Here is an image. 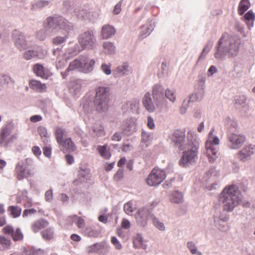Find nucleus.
I'll list each match as a JSON object with an SVG mask.
<instances>
[{
	"label": "nucleus",
	"mask_w": 255,
	"mask_h": 255,
	"mask_svg": "<svg viewBox=\"0 0 255 255\" xmlns=\"http://www.w3.org/2000/svg\"><path fill=\"white\" fill-rule=\"evenodd\" d=\"M241 39L224 33L215 46L214 56L217 59L223 60L226 56L235 57L238 54Z\"/></svg>",
	"instance_id": "obj_1"
},
{
	"label": "nucleus",
	"mask_w": 255,
	"mask_h": 255,
	"mask_svg": "<svg viewBox=\"0 0 255 255\" xmlns=\"http://www.w3.org/2000/svg\"><path fill=\"white\" fill-rule=\"evenodd\" d=\"M200 143L194 133L188 132L186 147L179 161V164L182 167H186L194 164L198 159V149Z\"/></svg>",
	"instance_id": "obj_2"
},
{
	"label": "nucleus",
	"mask_w": 255,
	"mask_h": 255,
	"mask_svg": "<svg viewBox=\"0 0 255 255\" xmlns=\"http://www.w3.org/2000/svg\"><path fill=\"white\" fill-rule=\"evenodd\" d=\"M242 201L241 195L237 187L234 185L225 188L221 193L218 197V205L221 206L223 210L227 212L232 211L235 207L239 205Z\"/></svg>",
	"instance_id": "obj_3"
},
{
	"label": "nucleus",
	"mask_w": 255,
	"mask_h": 255,
	"mask_svg": "<svg viewBox=\"0 0 255 255\" xmlns=\"http://www.w3.org/2000/svg\"><path fill=\"white\" fill-rule=\"evenodd\" d=\"M43 27L51 29V32L63 30L68 33L73 29V24L60 15L47 17L43 22Z\"/></svg>",
	"instance_id": "obj_4"
},
{
	"label": "nucleus",
	"mask_w": 255,
	"mask_h": 255,
	"mask_svg": "<svg viewBox=\"0 0 255 255\" xmlns=\"http://www.w3.org/2000/svg\"><path fill=\"white\" fill-rule=\"evenodd\" d=\"M95 92L94 100V106L98 112H105L109 108L110 88L104 86H99L96 88Z\"/></svg>",
	"instance_id": "obj_5"
},
{
	"label": "nucleus",
	"mask_w": 255,
	"mask_h": 255,
	"mask_svg": "<svg viewBox=\"0 0 255 255\" xmlns=\"http://www.w3.org/2000/svg\"><path fill=\"white\" fill-rule=\"evenodd\" d=\"M95 64L94 59H90L87 55H82L70 62L69 70L77 69L81 72L89 73L94 70Z\"/></svg>",
	"instance_id": "obj_6"
},
{
	"label": "nucleus",
	"mask_w": 255,
	"mask_h": 255,
	"mask_svg": "<svg viewBox=\"0 0 255 255\" xmlns=\"http://www.w3.org/2000/svg\"><path fill=\"white\" fill-rule=\"evenodd\" d=\"M32 160L26 158L16 163L14 168L15 175L19 180L27 178L31 174L30 167L32 166Z\"/></svg>",
	"instance_id": "obj_7"
},
{
	"label": "nucleus",
	"mask_w": 255,
	"mask_h": 255,
	"mask_svg": "<svg viewBox=\"0 0 255 255\" xmlns=\"http://www.w3.org/2000/svg\"><path fill=\"white\" fill-rule=\"evenodd\" d=\"M78 41L82 49H93L96 47L97 40L95 32L88 30L79 36Z\"/></svg>",
	"instance_id": "obj_8"
},
{
	"label": "nucleus",
	"mask_w": 255,
	"mask_h": 255,
	"mask_svg": "<svg viewBox=\"0 0 255 255\" xmlns=\"http://www.w3.org/2000/svg\"><path fill=\"white\" fill-rule=\"evenodd\" d=\"M164 88L161 84H156L153 86V98L157 107L160 109L167 104V100L164 97Z\"/></svg>",
	"instance_id": "obj_9"
},
{
	"label": "nucleus",
	"mask_w": 255,
	"mask_h": 255,
	"mask_svg": "<svg viewBox=\"0 0 255 255\" xmlns=\"http://www.w3.org/2000/svg\"><path fill=\"white\" fill-rule=\"evenodd\" d=\"M228 147L231 149L240 148L246 141V137L241 134L234 132L228 133Z\"/></svg>",
	"instance_id": "obj_10"
},
{
	"label": "nucleus",
	"mask_w": 255,
	"mask_h": 255,
	"mask_svg": "<svg viewBox=\"0 0 255 255\" xmlns=\"http://www.w3.org/2000/svg\"><path fill=\"white\" fill-rule=\"evenodd\" d=\"M165 178V172L163 170L154 168L148 175L146 182L150 186H155L159 185Z\"/></svg>",
	"instance_id": "obj_11"
},
{
	"label": "nucleus",
	"mask_w": 255,
	"mask_h": 255,
	"mask_svg": "<svg viewBox=\"0 0 255 255\" xmlns=\"http://www.w3.org/2000/svg\"><path fill=\"white\" fill-rule=\"evenodd\" d=\"M12 36L14 44L18 50L23 51L29 47V43L26 40V36L21 32L14 30Z\"/></svg>",
	"instance_id": "obj_12"
},
{
	"label": "nucleus",
	"mask_w": 255,
	"mask_h": 255,
	"mask_svg": "<svg viewBox=\"0 0 255 255\" xmlns=\"http://www.w3.org/2000/svg\"><path fill=\"white\" fill-rule=\"evenodd\" d=\"M171 139L179 150H183L186 148L187 138L185 139L184 131L180 130L175 131L171 136Z\"/></svg>",
	"instance_id": "obj_13"
},
{
	"label": "nucleus",
	"mask_w": 255,
	"mask_h": 255,
	"mask_svg": "<svg viewBox=\"0 0 255 255\" xmlns=\"http://www.w3.org/2000/svg\"><path fill=\"white\" fill-rule=\"evenodd\" d=\"M255 148V145L252 144L245 146L236 154V157L242 162H247L251 159Z\"/></svg>",
	"instance_id": "obj_14"
},
{
	"label": "nucleus",
	"mask_w": 255,
	"mask_h": 255,
	"mask_svg": "<svg viewBox=\"0 0 255 255\" xmlns=\"http://www.w3.org/2000/svg\"><path fill=\"white\" fill-rule=\"evenodd\" d=\"M13 125L11 123H7L1 129L0 136V145L6 147L11 140L8 136L11 133Z\"/></svg>",
	"instance_id": "obj_15"
},
{
	"label": "nucleus",
	"mask_w": 255,
	"mask_h": 255,
	"mask_svg": "<svg viewBox=\"0 0 255 255\" xmlns=\"http://www.w3.org/2000/svg\"><path fill=\"white\" fill-rule=\"evenodd\" d=\"M152 215L149 209L146 207H143L138 210L135 215L137 223L141 227H145L147 223V220Z\"/></svg>",
	"instance_id": "obj_16"
},
{
	"label": "nucleus",
	"mask_w": 255,
	"mask_h": 255,
	"mask_svg": "<svg viewBox=\"0 0 255 255\" xmlns=\"http://www.w3.org/2000/svg\"><path fill=\"white\" fill-rule=\"evenodd\" d=\"M109 247L105 242L95 243L86 247V252L90 254L97 253L100 255H105L108 252Z\"/></svg>",
	"instance_id": "obj_17"
},
{
	"label": "nucleus",
	"mask_w": 255,
	"mask_h": 255,
	"mask_svg": "<svg viewBox=\"0 0 255 255\" xmlns=\"http://www.w3.org/2000/svg\"><path fill=\"white\" fill-rule=\"evenodd\" d=\"M123 133L126 135H131L137 130V124L133 119H128L124 121L121 126Z\"/></svg>",
	"instance_id": "obj_18"
},
{
	"label": "nucleus",
	"mask_w": 255,
	"mask_h": 255,
	"mask_svg": "<svg viewBox=\"0 0 255 255\" xmlns=\"http://www.w3.org/2000/svg\"><path fill=\"white\" fill-rule=\"evenodd\" d=\"M2 233L6 235L10 236L12 240L15 242L22 241L24 237L19 228H17L14 230L13 227L10 225L4 227L2 229Z\"/></svg>",
	"instance_id": "obj_19"
},
{
	"label": "nucleus",
	"mask_w": 255,
	"mask_h": 255,
	"mask_svg": "<svg viewBox=\"0 0 255 255\" xmlns=\"http://www.w3.org/2000/svg\"><path fill=\"white\" fill-rule=\"evenodd\" d=\"M53 55L57 57L56 61V66L57 69L63 68L66 65L67 60L68 59L66 56L61 57V55L63 52L61 49L57 48L53 50Z\"/></svg>",
	"instance_id": "obj_20"
},
{
	"label": "nucleus",
	"mask_w": 255,
	"mask_h": 255,
	"mask_svg": "<svg viewBox=\"0 0 255 255\" xmlns=\"http://www.w3.org/2000/svg\"><path fill=\"white\" fill-rule=\"evenodd\" d=\"M204 85L202 84L200 87H198L197 91L190 95L189 99L188 100V103L201 101L204 97Z\"/></svg>",
	"instance_id": "obj_21"
},
{
	"label": "nucleus",
	"mask_w": 255,
	"mask_h": 255,
	"mask_svg": "<svg viewBox=\"0 0 255 255\" xmlns=\"http://www.w3.org/2000/svg\"><path fill=\"white\" fill-rule=\"evenodd\" d=\"M215 212L214 214V222L217 223L219 224V221H221L223 222H227L229 220V216L225 213V211L223 210L221 211L220 207H218V205H215L214 206Z\"/></svg>",
	"instance_id": "obj_22"
},
{
	"label": "nucleus",
	"mask_w": 255,
	"mask_h": 255,
	"mask_svg": "<svg viewBox=\"0 0 255 255\" xmlns=\"http://www.w3.org/2000/svg\"><path fill=\"white\" fill-rule=\"evenodd\" d=\"M143 105L146 111L152 113L155 111V106L152 102L150 93L147 92L145 93L142 100Z\"/></svg>",
	"instance_id": "obj_23"
},
{
	"label": "nucleus",
	"mask_w": 255,
	"mask_h": 255,
	"mask_svg": "<svg viewBox=\"0 0 255 255\" xmlns=\"http://www.w3.org/2000/svg\"><path fill=\"white\" fill-rule=\"evenodd\" d=\"M61 150L72 152L75 150L76 147L70 137L66 138L59 143Z\"/></svg>",
	"instance_id": "obj_24"
},
{
	"label": "nucleus",
	"mask_w": 255,
	"mask_h": 255,
	"mask_svg": "<svg viewBox=\"0 0 255 255\" xmlns=\"http://www.w3.org/2000/svg\"><path fill=\"white\" fill-rule=\"evenodd\" d=\"M83 82L79 79L71 81L69 84V90L73 95H78L82 89Z\"/></svg>",
	"instance_id": "obj_25"
},
{
	"label": "nucleus",
	"mask_w": 255,
	"mask_h": 255,
	"mask_svg": "<svg viewBox=\"0 0 255 255\" xmlns=\"http://www.w3.org/2000/svg\"><path fill=\"white\" fill-rule=\"evenodd\" d=\"M132 71L131 68L127 62L123 63L121 65L119 66L116 69V75L119 76H123L128 75Z\"/></svg>",
	"instance_id": "obj_26"
},
{
	"label": "nucleus",
	"mask_w": 255,
	"mask_h": 255,
	"mask_svg": "<svg viewBox=\"0 0 255 255\" xmlns=\"http://www.w3.org/2000/svg\"><path fill=\"white\" fill-rule=\"evenodd\" d=\"M116 30L114 27L110 25H104L102 28V36L103 39H108L111 37L115 33Z\"/></svg>",
	"instance_id": "obj_27"
},
{
	"label": "nucleus",
	"mask_w": 255,
	"mask_h": 255,
	"mask_svg": "<svg viewBox=\"0 0 255 255\" xmlns=\"http://www.w3.org/2000/svg\"><path fill=\"white\" fill-rule=\"evenodd\" d=\"M236 108L243 110L246 113L249 110V107L246 103V98L245 96H239L236 100L235 103Z\"/></svg>",
	"instance_id": "obj_28"
},
{
	"label": "nucleus",
	"mask_w": 255,
	"mask_h": 255,
	"mask_svg": "<svg viewBox=\"0 0 255 255\" xmlns=\"http://www.w3.org/2000/svg\"><path fill=\"white\" fill-rule=\"evenodd\" d=\"M206 148L209 161L210 162H214L219 155L217 148L214 146H209L208 147H206Z\"/></svg>",
	"instance_id": "obj_29"
},
{
	"label": "nucleus",
	"mask_w": 255,
	"mask_h": 255,
	"mask_svg": "<svg viewBox=\"0 0 255 255\" xmlns=\"http://www.w3.org/2000/svg\"><path fill=\"white\" fill-rule=\"evenodd\" d=\"M225 126L228 130V133L234 132L238 128L237 121L230 117L225 119Z\"/></svg>",
	"instance_id": "obj_30"
},
{
	"label": "nucleus",
	"mask_w": 255,
	"mask_h": 255,
	"mask_svg": "<svg viewBox=\"0 0 255 255\" xmlns=\"http://www.w3.org/2000/svg\"><path fill=\"white\" fill-rule=\"evenodd\" d=\"M33 71L38 77L44 79L47 78V74L45 69L41 64L38 63L34 64L33 66Z\"/></svg>",
	"instance_id": "obj_31"
},
{
	"label": "nucleus",
	"mask_w": 255,
	"mask_h": 255,
	"mask_svg": "<svg viewBox=\"0 0 255 255\" xmlns=\"http://www.w3.org/2000/svg\"><path fill=\"white\" fill-rule=\"evenodd\" d=\"M83 49L79 44H76L73 47L68 48L65 50V56L69 59L70 57L74 56L80 53Z\"/></svg>",
	"instance_id": "obj_32"
},
{
	"label": "nucleus",
	"mask_w": 255,
	"mask_h": 255,
	"mask_svg": "<svg viewBox=\"0 0 255 255\" xmlns=\"http://www.w3.org/2000/svg\"><path fill=\"white\" fill-rule=\"evenodd\" d=\"M48 222L44 219H40L35 221L31 226V229L34 233L38 232L40 230L47 227Z\"/></svg>",
	"instance_id": "obj_33"
},
{
	"label": "nucleus",
	"mask_w": 255,
	"mask_h": 255,
	"mask_svg": "<svg viewBox=\"0 0 255 255\" xmlns=\"http://www.w3.org/2000/svg\"><path fill=\"white\" fill-rule=\"evenodd\" d=\"M214 129H212L209 133L208 140L206 142V147L214 146V145H217L219 144L220 140L218 136L214 135Z\"/></svg>",
	"instance_id": "obj_34"
},
{
	"label": "nucleus",
	"mask_w": 255,
	"mask_h": 255,
	"mask_svg": "<svg viewBox=\"0 0 255 255\" xmlns=\"http://www.w3.org/2000/svg\"><path fill=\"white\" fill-rule=\"evenodd\" d=\"M52 32L51 29L44 27V28L41 29L36 32L35 36L37 39L43 41L47 36H50Z\"/></svg>",
	"instance_id": "obj_35"
},
{
	"label": "nucleus",
	"mask_w": 255,
	"mask_h": 255,
	"mask_svg": "<svg viewBox=\"0 0 255 255\" xmlns=\"http://www.w3.org/2000/svg\"><path fill=\"white\" fill-rule=\"evenodd\" d=\"M133 247L136 249L145 250L147 248L146 244L143 243V239L141 234H137L133 239Z\"/></svg>",
	"instance_id": "obj_36"
},
{
	"label": "nucleus",
	"mask_w": 255,
	"mask_h": 255,
	"mask_svg": "<svg viewBox=\"0 0 255 255\" xmlns=\"http://www.w3.org/2000/svg\"><path fill=\"white\" fill-rule=\"evenodd\" d=\"M29 86L32 89L37 91L39 92H44L46 88V85L41 84L38 81L35 80H32L29 82Z\"/></svg>",
	"instance_id": "obj_37"
},
{
	"label": "nucleus",
	"mask_w": 255,
	"mask_h": 255,
	"mask_svg": "<svg viewBox=\"0 0 255 255\" xmlns=\"http://www.w3.org/2000/svg\"><path fill=\"white\" fill-rule=\"evenodd\" d=\"M49 1L45 0H37L31 3V8L35 10H40L47 6Z\"/></svg>",
	"instance_id": "obj_38"
},
{
	"label": "nucleus",
	"mask_w": 255,
	"mask_h": 255,
	"mask_svg": "<svg viewBox=\"0 0 255 255\" xmlns=\"http://www.w3.org/2000/svg\"><path fill=\"white\" fill-rule=\"evenodd\" d=\"M139 100L136 99H133L129 101H128L126 103L122 106V109H125L127 106H129V109H128L127 111H130V112H136L138 108Z\"/></svg>",
	"instance_id": "obj_39"
},
{
	"label": "nucleus",
	"mask_w": 255,
	"mask_h": 255,
	"mask_svg": "<svg viewBox=\"0 0 255 255\" xmlns=\"http://www.w3.org/2000/svg\"><path fill=\"white\" fill-rule=\"evenodd\" d=\"M103 51L107 54H114L116 51V46L114 43L110 41L104 42L103 44Z\"/></svg>",
	"instance_id": "obj_40"
},
{
	"label": "nucleus",
	"mask_w": 255,
	"mask_h": 255,
	"mask_svg": "<svg viewBox=\"0 0 255 255\" xmlns=\"http://www.w3.org/2000/svg\"><path fill=\"white\" fill-rule=\"evenodd\" d=\"M11 242L10 240L3 236H0V251L9 250Z\"/></svg>",
	"instance_id": "obj_41"
},
{
	"label": "nucleus",
	"mask_w": 255,
	"mask_h": 255,
	"mask_svg": "<svg viewBox=\"0 0 255 255\" xmlns=\"http://www.w3.org/2000/svg\"><path fill=\"white\" fill-rule=\"evenodd\" d=\"M39 52L37 50L32 49L25 50L23 54V57L26 60H31L36 57H39Z\"/></svg>",
	"instance_id": "obj_42"
},
{
	"label": "nucleus",
	"mask_w": 255,
	"mask_h": 255,
	"mask_svg": "<svg viewBox=\"0 0 255 255\" xmlns=\"http://www.w3.org/2000/svg\"><path fill=\"white\" fill-rule=\"evenodd\" d=\"M55 136L57 142L60 143L66 137V130L60 128H56L55 131Z\"/></svg>",
	"instance_id": "obj_43"
},
{
	"label": "nucleus",
	"mask_w": 255,
	"mask_h": 255,
	"mask_svg": "<svg viewBox=\"0 0 255 255\" xmlns=\"http://www.w3.org/2000/svg\"><path fill=\"white\" fill-rule=\"evenodd\" d=\"M154 27L151 24H146L142 27L141 34V38H144L148 36L153 30Z\"/></svg>",
	"instance_id": "obj_44"
},
{
	"label": "nucleus",
	"mask_w": 255,
	"mask_h": 255,
	"mask_svg": "<svg viewBox=\"0 0 255 255\" xmlns=\"http://www.w3.org/2000/svg\"><path fill=\"white\" fill-rule=\"evenodd\" d=\"M166 98L172 103H174L176 100V92L174 89L167 88L165 91Z\"/></svg>",
	"instance_id": "obj_45"
},
{
	"label": "nucleus",
	"mask_w": 255,
	"mask_h": 255,
	"mask_svg": "<svg viewBox=\"0 0 255 255\" xmlns=\"http://www.w3.org/2000/svg\"><path fill=\"white\" fill-rule=\"evenodd\" d=\"M186 246L192 255H202L201 252L198 251L197 247L195 243L193 241H188L186 244Z\"/></svg>",
	"instance_id": "obj_46"
},
{
	"label": "nucleus",
	"mask_w": 255,
	"mask_h": 255,
	"mask_svg": "<svg viewBox=\"0 0 255 255\" xmlns=\"http://www.w3.org/2000/svg\"><path fill=\"white\" fill-rule=\"evenodd\" d=\"M171 201L175 203H180L183 202V197L181 192L175 191L173 192L171 198Z\"/></svg>",
	"instance_id": "obj_47"
},
{
	"label": "nucleus",
	"mask_w": 255,
	"mask_h": 255,
	"mask_svg": "<svg viewBox=\"0 0 255 255\" xmlns=\"http://www.w3.org/2000/svg\"><path fill=\"white\" fill-rule=\"evenodd\" d=\"M250 1L249 0H242L239 4L238 11L240 15H243L249 8Z\"/></svg>",
	"instance_id": "obj_48"
},
{
	"label": "nucleus",
	"mask_w": 255,
	"mask_h": 255,
	"mask_svg": "<svg viewBox=\"0 0 255 255\" xmlns=\"http://www.w3.org/2000/svg\"><path fill=\"white\" fill-rule=\"evenodd\" d=\"M10 214L13 217H19L21 213V209L18 206H10L8 208Z\"/></svg>",
	"instance_id": "obj_49"
},
{
	"label": "nucleus",
	"mask_w": 255,
	"mask_h": 255,
	"mask_svg": "<svg viewBox=\"0 0 255 255\" xmlns=\"http://www.w3.org/2000/svg\"><path fill=\"white\" fill-rule=\"evenodd\" d=\"M41 234L44 240H50L53 237L54 231L52 228H49L43 231Z\"/></svg>",
	"instance_id": "obj_50"
},
{
	"label": "nucleus",
	"mask_w": 255,
	"mask_h": 255,
	"mask_svg": "<svg viewBox=\"0 0 255 255\" xmlns=\"http://www.w3.org/2000/svg\"><path fill=\"white\" fill-rule=\"evenodd\" d=\"M92 130L93 133L96 136H100L104 134V128L100 124H94L92 128Z\"/></svg>",
	"instance_id": "obj_51"
},
{
	"label": "nucleus",
	"mask_w": 255,
	"mask_h": 255,
	"mask_svg": "<svg viewBox=\"0 0 255 255\" xmlns=\"http://www.w3.org/2000/svg\"><path fill=\"white\" fill-rule=\"evenodd\" d=\"M151 218H152L153 224L156 228L161 231H165V227L162 222H161L157 218L153 215H151Z\"/></svg>",
	"instance_id": "obj_52"
},
{
	"label": "nucleus",
	"mask_w": 255,
	"mask_h": 255,
	"mask_svg": "<svg viewBox=\"0 0 255 255\" xmlns=\"http://www.w3.org/2000/svg\"><path fill=\"white\" fill-rule=\"evenodd\" d=\"M68 35H65L63 36H57L54 37L52 39V43L55 45H60L65 42L68 38Z\"/></svg>",
	"instance_id": "obj_53"
},
{
	"label": "nucleus",
	"mask_w": 255,
	"mask_h": 255,
	"mask_svg": "<svg viewBox=\"0 0 255 255\" xmlns=\"http://www.w3.org/2000/svg\"><path fill=\"white\" fill-rule=\"evenodd\" d=\"M124 210L125 212L128 215H131L134 210V208L133 207V204L131 201H128L124 206Z\"/></svg>",
	"instance_id": "obj_54"
},
{
	"label": "nucleus",
	"mask_w": 255,
	"mask_h": 255,
	"mask_svg": "<svg viewBox=\"0 0 255 255\" xmlns=\"http://www.w3.org/2000/svg\"><path fill=\"white\" fill-rule=\"evenodd\" d=\"M246 20L247 24H249V22H251V26H253L254 21L255 19V15L254 13L251 11L249 10L244 16Z\"/></svg>",
	"instance_id": "obj_55"
},
{
	"label": "nucleus",
	"mask_w": 255,
	"mask_h": 255,
	"mask_svg": "<svg viewBox=\"0 0 255 255\" xmlns=\"http://www.w3.org/2000/svg\"><path fill=\"white\" fill-rule=\"evenodd\" d=\"M72 219L73 222L77 225L80 229L83 228L85 226V221L81 217L74 215L72 216Z\"/></svg>",
	"instance_id": "obj_56"
},
{
	"label": "nucleus",
	"mask_w": 255,
	"mask_h": 255,
	"mask_svg": "<svg viewBox=\"0 0 255 255\" xmlns=\"http://www.w3.org/2000/svg\"><path fill=\"white\" fill-rule=\"evenodd\" d=\"M111 66L112 64L110 63H103L101 65V70L106 75H110L112 73Z\"/></svg>",
	"instance_id": "obj_57"
},
{
	"label": "nucleus",
	"mask_w": 255,
	"mask_h": 255,
	"mask_svg": "<svg viewBox=\"0 0 255 255\" xmlns=\"http://www.w3.org/2000/svg\"><path fill=\"white\" fill-rule=\"evenodd\" d=\"M85 233L87 236L94 238L98 237L100 234V231L92 228H87Z\"/></svg>",
	"instance_id": "obj_58"
},
{
	"label": "nucleus",
	"mask_w": 255,
	"mask_h": 255,
	"mask_svg": "<svg viewBox=\"0 0 255 255\" xmlns=\"http://www.w3.org/2000/svg\"><path fill=\"white\" fill-rule=\"evenodd\" d=\"M152 139V135L147 131L142 130L141 132V140L143 142H146Z\"/></svg>",
	"instance_id": "obj_59"
},
{
	"label": "nucleus",
	"mask_w": 255,
	"mask_h": 255,
	"mask_svg": "<svg viewBox=\"0 0 255 255\" xmlns=\"http://www.w3.org/2000/svg\"><path fill=\"white\" fill-rule=\"evenodd\" d=\"M38 132L41 138H44L47 135H49L48 133L47 129L43 126H40L38 128Z\"/></svg>",
	"instance_id": "obj_60"
},
{
	"label": "nucleus",
	"mask_w": 255,
	"mask_h": 255,
	"mask_svg": "<svg viewBox=\"0 0 255 255\" xmlns=\"http://www.w3.org/2000/svg\"><path fill=\"white\" fill-rule=\"evenodd\" d=\"M79 175L83 177L84 180H87L88 179L90 176V172L89 170L88 169L83 170L81 169L79 171Z\"/></svg>",
	"instance_id": "obj_61"
},
{
	"label": "nucleus",
	"mask_w": 255,
	"mask_h": 255,
	"mask_svg": "<svg viewBox=\"0 0 255 255\" xmlns=\"http://www.w3.org/2000/svg\"><path fill=\"white\" fill-rule=\"evenodd\" d=\"M45 199L46 201L50 202L53 200V192L52 189L46 191L45 193Z\"/></svg>",
	"instance_id": "obj_62"
},
{
	"label": "nucleus",
	"mask_w": 255,
	"mask_h": 255,
	"mask_svg": "<svg viewBox=\"0 0 255 255\" xmlns=\"http://www.w3.org/2000/svg\"><path fill=\"white\" fill-rule=\"evenodd\" d=\"M111 242L117 250H121L122 246L116 237H113L111 239Z\"/></svg>",
	"instance_id": "obj_63"
},
{
	"label": "nucleus",
	"mask_w": 255,
	"mask_h": 255,
	"mask_svg": "<svg viewBox=\"0 0 255 255\" xmlns=\"http://www.w3.org/2000/svg\"><path fill=\"white\" fill-rule=\"evenodd\" d=\"M124 177V171L123 169H119L114 175V179L116 181L121 180Z\"/></svg>",
	"instance_id": "obj_64"
}]
</instances>
